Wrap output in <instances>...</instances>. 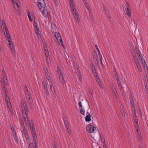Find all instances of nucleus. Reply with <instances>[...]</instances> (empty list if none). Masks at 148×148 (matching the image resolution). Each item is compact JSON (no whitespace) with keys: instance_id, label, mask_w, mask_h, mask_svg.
Listing matches in <instances>:
<instances>
[{"instance_id":"26","label":"nucleus","mask_w":148,"mask_h":148,"mask_svg":"<svg viewBox=\"0 0 148 148\" xmlns=\"http://www.w3.org/2000/svg\"><path fill=\"white\" fill-rule=\"evenodd\" d=\"M85 5L86 7V8H87V10L89 12L90 16H91L92 15L91 14V11L90 9V6H89V5L88 3H87V4H85Z\"/></svg>"},{"instance_id":"7","label":"nucleus","mask_w":148,"mask_h":148,"mask_svg":"<svg viewBox=\"0 0 148 148\" xmlns=\"http://www.w3.org/2000/svg\"><path fill=\"white\" fill-rule=\"evenodd\" d=\"M88 129H87L88 132L91 133H95L96 132V129L93 125L90 124L89 125L88 127Z\"/></svg>"},{"instance_id":"31","label":"nucleus","mask_w":148,"mask_h":148,"mask_svg":"<svg viewBox=\"0 0 148 148\" xmlns=\"http://www.w3.org/2000/svg\"><path fill=\"white\" fill-rule=\"evenodd\" d=\"M91 116L90 114L87 115L85 117V120L86 121L89 122L91 121Z\"/></svg>"},{"instance_id":"47","label":"nucleus","mask_w":148,"mask_h":148,"mask_svg":"<svg viewBox=\"0 0 148 148\" xmlns=\"http://www.w3.org/2000/svg\"><path fill=\"white\" fill-rule=\"evenodd\" d=\"M91 69L92 70V71L93 70H96L94 66L93 65H92V64L91 65Z\"/></svg>"},{"instance_id":"6","label":"nucleus","mask_w":148,"mask_h":148,"mask_svg":"<svg viewBox=\"0 0 148 148\" xmlns=\"http://www.w3.org/2000/svg\"><path fill=\"white\" fill-rule=\"evenodd\" d=\"M3 73V78L1 79V82L2 84V86H5V85L7 84L8 83V80L7 78L6 75L4 70H2Z\"/></svg>"},{"instance_id":"18","label":"nucleus","mask_w":148,"mask_h":148,"mask_svg":"<svg viewBox=\"0 0 148 148\" xmlns=\"http://www.w3.org/2000/svg\"><path fill=\"white\" fill-rule=\"evenodd\" d=\"M55 36L56 37L57 40L59 42L62 41L60 33L58 32H56L55 33Z\"/></svg>"},{"instance_id":"27","label":"nucleus","mask_w":148,"mask_h":148,"mask_svg":"<svg viewBox=\"0 0 148 148\" xmlns=\"http://www.w3.org/2000/svg\"><path fill=\"white\" fill-rule=\"evenodd\" d=\"M32 14H33L34 15V14L33 13H31V14L29 12H28V14H27V15H28L29 21L30 22H32V20H33V21H34V20L32 19Z\"/></svg>"},{"instance_id":"61","label":"nucleus","mask_w":148,"mask_h":148,"mask_svg":"<svg viewBox=\"0 0 148 148\" xmlns=\"http://www.w3.org/2000/svg\"><path fill=\"white\" fill-rule=\"evenodd\" d=\"M132 55H133L135 57L136 56H135V55L134 54H133V53L132 54Z\"/></svg>"},{"instance_id":"24","label":"nucleus","mask_w":148,"mask_h":148,"mask_svg":"<svg viewBox=\"0 0 148 148\" xmlns=\"http://www.w3.org/2000/svg\"><path fill=\"white\" fill-rule=\"evenodd\" d=\"M6 26L4 21L3 20H1L0 18V28L2 27L3 28Z\"/></svg>"},{"instance_id":"35","label":"nucleus","mask_w":148,"mask_h":148,"mask_svg":"<svg viewBox=\"0 0 148 148\" xmlns=\"http://www.w3.org/2000/svg\"><path fill=\"white\" fill-rule=\"evenodd\" d=\"M104 10L107 16L109 18H110V14L108 10L106 8H105Z\"/></svg>"},{"instance_id":"48","label":"nucleus","mask_w":148,"mask_h":148,"mask_svg":"<svg viewBox=\"0 0 148 148\" xmlns=\"http://www.w3.org/2000/svg\"><path fill=\"white\" fill-rule=\"evenodd\" d=\"M11 130H12V133L13 135L16 134L15 131L13 128H11Z\"/></svg>"},{"instance_id":"49","label":"nucleus","mask_w":148,"mask_h":148,"mask_svg":"<svg viewBox=\"0 0 148 148\" xmlns=\"http://www.w3.org/2000/svg\"><path fill=\"white\" fill-rule=\"evenodd\" d=\"M43 85L44 86V88L45 90H46V89H47V86L46 83H45V84H43Z\"/></svg>"},{"instance_id":"28","label":"nucleus","mask_w":148,"mask_h":148,"mask_svg":"<svg viewBox=\"0 0 148 148\" xmlns=\"http://www.w3.org/2000/svg\"><path fill=\"white\" fill-rule=\"evenodd\" d=\"M3 29L5 35L9 34V32L8 31L7 28V27L6 26L4 27L3 28Z\"/></svg>"},{"instance_id":"50","label":"nucleus","mask_w":148,"mask_h":148,"mask_svg":"<svg viewBox=\"0 0 148 148\" xmlns=\"http://www.w3.org/2000/svg\"><path fill=\"white\" fill-rule=\"evenodd\" d=\"M103 148H107V145L105 143V142L104 141V142L103 143Z\"/></svg>"},{"instance_id":"21","label":"nucleus","mask_w":148,"mask_h":148,"mask_svg":"<svg viewBox=\"0 0 148 148\" xmlns=\"http://www.w3.org/2000/svg\"><path fill=\"white\" fill-rule=\"evenodd\" d=\"M141 62H142V64H143L145 69L147 71V72L148 73V67L147 66V64L145 62V60L143 58H142V60H140Z\"/></svg>"},{"instance_id":"32","label":"nucleus","mask_w":148,"mask_h":148,"mask_svg":"<svg viewBox=\"0 0 148 148\" xmlns=\"http://www.w3.org/2000/svg\"><path fill=\"white\" fill-rule=\"evenodd\" d=\"M64 123L66 129L69 127L68 122L67 121H64Z\"/></svg>"},{"instance_id":"54","label":"nucleus","mask_w":148,"mask_h":148,"mask_svg":"<svg viewBox=\"0 0 148 148\" xmlns=\"http://www.w3.org/2000/svg\"><path fill=\"white\" fill-rule=\"evenodd\" d=\"M45 75L46 76V77H47L48 76H49V73H48V72L47 71H45Z\"/></svg>"},{"instance_id":"53","label":"nucleus","mask_w":148,"mask_h":148,"mask_svg":"<svg viewBox=\"0 0 148 148\" xmlns=\"http://www.w3.org/2000/svg\"><path fill=\"white\" fill-rule=\"evenodd\" d=\"M122 115L124 116V117H125V111L123 110V111L122 112Z\"/></svg>"},{"instance_id":"33","label":"nucleus","mask_w":148,"mask_h":148,"mask_svg":"<svg viewBox=\"0 0 148 148\" xmlns=\"http://www.w3.org/2000/svg\"><path fill=\"white\" fill-rule=\"evenodd\" d=\"M116 80H117V83L119 87L120 90H122V86L121 84V83H120V81H119V79H117Z\"/></svg>"},{"instance_id":"52","label":"nucleus","mask_w":148,"mask_h":148,"mask_svg":"<svg viewBox=\"0 0 148 148\" xmlns=\"http://www.w3.org/2000/svg\"><path fill=\"white\" fill-rule=\"evenodd\" d=\"M47 95H49V92L48 89L45 90Z\"/></svg>"},{"instance_id":"5","label":"nucleus","mask_w":148,"mask_h":148,"mask_svg":"<svg viewBox=\"0 0 148 148\" xmlns=\"http://www.w3.org/2000/svg\"><path fill=\"white\" fill-rule=\"evenodd\" d=\"M32 17L34 20L33 21V25L34 27V29L36 35L38 36L40 34V32L39 30L38 25L36 22V19L35 15L33 14H32Z\"/></svg>"},{"instance_id":"41","label":"nucleus","mask_w":148,"mask_h":148,"mask_svg":"<svg viewBox=\"0 0 148 148\" xmlns=\"http://www.w3.org/2000/svg\"><path fill=\"white\" fill-rule=\"evenodd\" d=\"M47 79H48V81L49 82V83H52L51 80V78L49 76H48L47 77Z\"/></svg>"},{"instance_id":"13","label":"nucleus","mask_w":148,"mask_h":148,"mask_svg":"<svg viewBox=\"0 0 148 148\" xmlns=\"http://www.w3.org/2000/svg\"><path fill=\"white\" fill-rule=\"evenodd\" d=\"M25 91L27 99L28 100H30L31 98L30 93L28 90L27 88L26 85H25Z\"/></svg>"},{"instance_id":"14","label":"nucleus","mask_w":148,"mask_h":148,"mask_svg":"<svg viewBox=\"0 0 148 148\" xmlns=\"http://www.w3.org/2000/svg\"><path fill=\"white\" fill-rule=\"evenodd\" d=\"M75 70V74L77 75V76L79 78V80L80 82H82V79L81 77V75L79 70L77 68V69Z\"/></svg>"},{"instance_id":"37","label":"nucleus","mask_w":148,"mask_h":148,"mask_svg":"<svg viewBox=\"0 0 148 148\" xmlns=\"http://www.w3.org/2000/svg\"><path fill=\"white\" fill-rule=\"evenodd\" d=\"M57 71L58 75L62 74L60 67L58 66H57Z\"/></svg>"},{"instance_id":"4","label":"nucleus","mask_w":148,"mask_h":148,"mask_svg":"<svg viewBox=\"0 0 148 148\" xmlns=\"http://www.w3.org/2000/svg\"><path fill=\"white\" fill-rule=\"evenodd\" d=\"M71 9L73 13L74 18L77 23H78L80 22V18L78 14L75 5L74 4L73 0H69Z\"/></svg>"},{"instance_id":"57","label":"nucleus","mask_w":148,"mask_h":148,"mask_svg":"<svg viewBox=\"0 0 148 148\" xmlns=\"http://www.w3.org/2000/svg\"><path fill=\"white\" fill-rule=\"evenodd\" d=\"M98 55H99V58H103L101 53H99L98 54Z\"/></svg>"},{"instance_id":"36","label":"nucleus","mask_w":148,"mask_h":148,"mask_svg":"<svg viewBox=\"0 0 148 148\" xmlns=\"http://www.w3.org/2000/svg\"><path fill=\"white\" fill-rule=\"evenodd\" d=\"M96 79V81L97 82L98 84H99V87L101 88L102 89L103 88V86H102V84L101 83V82H100L99 81V80L98 79V78H97L96 79Z\"/></svg>"},{"instance_id":"9","label":"nucleus","mask_w":148,"mask_h":148,"mask_svg":"<svg viewBox=\"0 0 148 148\" xmlns=\"http://www.w3.org/2000/svg\"><path fill=\"white\" fill-rule=\"evenodd\" d=\"M16 1H15L14 0H11V1L14 5V7L15 10L17 11H18L20 8L19 7L17 3L18 1V0L17 1L16 0Z\"/></svg>"},{"instance_id":"22","label":"nucleus","mask_w":148,"mask_h":148,"mask_svg":"<svg viewBox=\"0 0 148 148\" xmlns=\"http://www.w3.org/2000/svg\"><path fill=\"white\" fill-rule=\"evenodd\" d=\"M59 77V81L62 84L65 83V81L63 78V76L62 74L58 75Z\"/></svg>"},{"instance_id":"43","label":"nucleus","mask_w":148,"mask_h":148,"mask_svg":"<svg viewBox=\"0 0 148 148\" xmlns=\"http://www.w3.org/2000/svg\"><path fill=\"white\" fill-rule=\"evenodd\" d=\"M43 47L44 49H47L46 44L44 42H43Z\"/></svg>"},{"instance_id":"11","label":"nucleus","mask_w":148,"mask_h":148,"mask_svg":"<svg viewBox=\"0 0 148 148\" xmlns=\"http://www.w3.org/2000/svg\"><path fill=\"white\" fill-rule=\"evenodd\" d=\"M38 6L40 10L45 8L46 5L44 1H42L38 3Z\"/></svg>"},{"instance_id":"29","label":"nucleus","mask_w":148,"mask_h":148,"mask_svg":"<svg viewBox=\"0 0 148 148\" xmlns=\"http://www.w3.org/2000/svg\"><path fill=\"white\" fill-rule=\"evenodd\" d=\"M5 36L6 37V39L8 41V42L12 41L11 39L10 38V35L9 34L5 35Z\"/></svg>"},{"instance_id":"17","label":"nucleus","mask_w":148,"mask_h":148,"mask_svg":"<svg viewBox=\"0 0 148 148\" xmlns=\"http://www.w3.org/2000/svg\"><path fill=\"white\" fill-rule=\"evenodd\" d=\"M49 84L50 86V90L52 92H53V95L54 97H55L56 94L55 87L53 86L52 83H50Z\"/></svg>"},{"instance_id":"10","label":"nucleus","mask_w":148,"mask_h":148,"mask_svg":"<svg viewBox=\"0 0 148 148\" xmlns=\"http://www.w3.org/2000/svg\"><path fill=\"white\" fill-rule=\"evenodd\" d=\"M125 6L126 8H125V11L126 14L129 17H131V14L130 12V9L129 8V4L128 3H126L125 5Z\"/></svg>"},{"instance_id":"16","label":"nucleus","mask_w":148,"mask_h":148,"mask_svg":"<svg viewBox=\"0 0 148 148\" xmlns=\"http://www.w3.org/2000/svg\"><path fill=\"white\" fill-rule=\"evenodd\" d=\"M93 57L95 62L97 65L99 64V62L98 56L96 52H94L92 54Z\"/></svg>"},{"instance_id":"3","label":"nucleus","mask_w":148,"mask_h":148,"mask_svg":"<svg viewBox=\"0 0 148 148\" xmlns=\"http://www.w3.org/2000/svg\"><path fill=\"white\" fill-rule=\"evenodd\" d=\"M2 89L5 96V101L8 108L10 111L11 114H13V112L12 108V105L10 101V98L7 95L8 91L7 88L5 87V86H2Z\"/></svg>"},{"instance_id":"60","label":"nucleus","mask_w":148,"mask_h":148,"mask_svg":"<svg viewBox=\"0 0 148 148\" xmlns=\"http://www.w3.org/2000/svg\"><path fill=\"white\" fill-rule=\"evenodd\" d=\"M38 3H39V2H40L41 1H44V0H38Z\"/></svg>"},{"instance_id":"15","label":"nucleus","mask_w":148,"mask_h":148,"mask_svg":"<svg viewBox=\"0 0 148 148\" xmlns=\"http://www.w3.org/2000/svg\"><path fill=\"white\" fill-rule=\"evenodd\" d=\"M135 49L136 53L137 54V56L138 57L140 60H142L143 58L142 57V55L141 53L140 52L138 48L136 47H135Z\"/></svg>"},{"instance_id":"59","label":"nucleus","mask_w":148,"mask_h":148,"mask_svg":"<svg viewBox=\"0 0 148 148\" xmlns=\"http://www.w3.org/2000/svg\"><path fill=\"white\" fill-rule=\"evenodd\" d=\"M83 1V3H84V4L85 5L87 3V1L86 0H82Z\"/></svg>"},{"instance_id":"38","label":"nucleus","mask_w":148,"mask_h":148,"mask_svg":"<svg viewBox=\"0 0 148 148\" xmlns=\"http://www.w3.org/2000/svg\"><path fill=\"white\" fill-rule=\"evenodd\" d=\"M92 72L93 73H94V75L95 77L97 78H98V75L97 74V71L96 70H93L92 71Z\"/></svg>"},{"instance_id":"39","label":"nucleus","mask_w":148,"mask_h":148,"mask_svg":"<svg viewBox=\"0 0 148 148\" xmlns=\"http://www.w3.org/2000/svg\"><path fill=\"white\" fill-rule=\"evenodd\" d=\"M4 51H3V47L0 46V55H1L3 53Z\"/></svg>"},{"instance_id":"12","label":"nucleus","mask_w":148,"mask_h":148,"mask_svg":"<svg viewBox=\"0 0 148 148\" xmlns=\"http://www.w3.org/2000/svg\"><path fill=\"white\" fill-rule=\"evenodd\" d=\"M134 62L138 70L140 72H141L142 71V69L138 60L136 58H135L134 59Z\"/></svg>"},{"instance_id":"58","label":"nucleus","mask_w":148,"mask_h":148,"mask_svg":"<svg viewBox=\"0 0 148 148\" xmlns=\"http://www.w3.org/2000/svg\"><path fill=\"white\" fill-rule=\"evenodd\" d=\"M53 148H57V147L56 146V144H54L53 145Z\"/></svg>"},{"instance_id":"55","label":"nucleus","mask_w":148,"mask_h":148,"mask_svg":"<svg viewBox=\"0 0 148 148\" xmlns=\"http://www.w3.org/2000/svg\"><path fill=\"white\" fill-rule=\"evenodd\" d=\"M115 77L116 78V79H118V78H119V76H118V75L116 73H115Z\"/></svg>"},{"instance_id":"19","label":"nucleus","mask_w":148,"mask_h":148,"mask_svg":"<svg viewBox=\"0 0 148 148\" xmlns=\"http://www.w3.org/2000/svg\"><path fill=\"white\" fill-rule=\"evenodd\" d=\"M42 13L43 15L44 16H46L48 13V11L46 8L40 10Z\"/></svg>"},{"instance_id":"51","label":"nucleus","mask_w":148,"mask_h":148,"mask_svg":"<svg viewBox=\"0 0 148 148\" xmlns=\"http://www.w3.org/2000/svg\"><path fill=\"white\" fill-rule=\"evenodd\" d=\"M100 61H101V65L103 66H105V65L104 64H103V62H102V60H103V58H100Z\"/></svg>"},{"instance_id":"42","label":"nucleus","mask_w":148,"mask_h":148,"mask_svg":"<svg viewBox=\"0 0 148 148\" xmlns=\"http://www.w3.org/2000/svg\"><path fill=\"white\" fill-rule=\"evenodd\" d=\"M66 129V130L68 132V133L69 135H70L71 134V132L70 130V129L69 128V127L67 128Z\"/></svg>"},{"instance_id":"34","label":"nucleus","mask_w":148,"mask_h":148,"mask_svg":"<svg viewBox=\"0 0 148 148\" xmlns=\"http://www.w3.org/2000/svg\"><path fill=\"white\" fill-rule=\"evenodd\" d=\"M44 53L46 57L49 56V54L48 49H44Z\"/></svg>"},{"instance_id":"20","label":"nucleus","mask_w":148,"mask_h":148,"mask_svg":"<svg viewBox=\"0 0 148 148\" xmlns=\"http://www.w3.org/2000/svg\"><path fill=\"white\" fill-rule=\"evenodd\" d=\"M78 105L79 107V109L81 114L84 115L85 113V110L82 107V105L81 101L79 102Z\"/></svg>"},{"instance_id":"40","label":"nucleus","mask_w":148,"mask_h":148,"mask_svg":"<svg viewBox=\"0 0 148 148\" xmlns=\"http://www.w3.org/2000/svg\"><path fill=\"white\" fill-rule=\"evenodd\" d=\"M14 138L15 140V141L16 143H18V138L17 137L16 134L13 135Z\"/></svg>"},{"instance_id":"62","label":"nucleus","mask_w":148,"mask_h":148,"mask_svg":"<svg viewBox=\"0 0 148 148\" xmlns=\"http://www.w3.org/2000/svg\"><path fill=\"white\" fill-rule=\"evenodd\" d=\"M99 148H101L100 147H99Z\"/></svg>"},{"instance_id":"45","label":"nucleus","mask_w":148,"mask_h":148,"mask_svg":"<svg viewBox=\"0 0 148 148\" xmlns=\"http://www.w3.org/2000/svg\"><path fill=\"white\" fill-rule=\"evenodd\" d=\"M53 1L54 3H55V5L56 6H58V3L57 0H53Z\"/></svg>"},{"instance_id":"25","label":"nucleus","mask_w":148,"mask_h":148,"mask_svg":"<svg viewBox=\"0 0 148 148\" xmlns=\"http://www.w3.org/2000/svg\"><path fill=\"white\" fill-rule=\"evenodd\" d=\"M56 26L54 23H51V32H53L56 30Z\"/></svg>"},{"instance_id":"2","label":"nucleus","mask_w":148,"mask_h":148,"mask_svg":"<svg viewBox=\"0 0 148 148\" xmlns=\"http://www.w3.org/2000/svg\"><path fill=\"white\" fill-rule=\"evenodd\" d=\"M133 116L135 124L134 125L136 130L137 135L139 141L141 142L142 141V136L141 135V132L139 127V126L138 124V119L136 116V113L135 110L134 109L133 111Z\"/></svg>"},{"instance_id":"44","label":"nucleus","mask_w":148,"mask_h":148,"mask_svg":"<svg viewBox=\"0 0 148 148\" xmlns=\"http://www.w3.org/2000/svg\"><path fill=\"white\" fill-rule=\"evenodd\" d=\"M95 47L96 48V49H97V50L98 52V54L99 53H101V52H100V51L99 49L98 48V47L97 45H95Z\"/></svg>"},{"instance_id":"23","label":"nucleus","mask_w":148,"mask_h":148,"mask_svg":"<svg viewBox=\"0 0 148 148\" xmlns=\"http://www.w3.org/2000/svg\"><path fill=\"white\" fill-rule=\"evenodd\" d=\"M111 89L112 91V92L115 97H117V95L116 94V91L115 87H114V86H112L111 87Z\"/></svg>"},{"instance_id":"8","label":"nucleus","mask_w":148,"mask_h":148,"mask_svg":"<svg viewBox=\"0 0 148 148\" xmlns=\"http://www.w3.org/2000/svg\"><path fill=\"white\" fill-rule=\"evenodd\" d=\"M10 49L11 51L13 53L14 55L15 53L16 52V51L15 49V47L13 45V44L12 41H10L8 42V44Z\"/></svg>"},{"instance_id":"30","label":"nucleus","mask_w":148,"mask_h":148,"mask_svg":"<svg viewBox=\"0 0 148 148\" xmlns=\"http://www.w3.org/2000/svg\"><path fill=\"white\" fill-rule=\"evenodd\" d=\"M46 63L48 65H50L51 63V62L49 56L46 57Z\"/></svg>"},{"instance_id":"56","label":"nucleus","mask_w":148,"mask_h":148,"mask_svg":"<svg viewBox=\"0 0 148 148\" xmlns=\"http://www.w3.org/2000/svg\"><path fill=\"white\" fill-rule=\"evenodd\" d=\"M59 42H61V45L62 46V47H63V48H65V47L63 44V41H62V42L61 41H60Z\"/></svg>"},{"instance_id":"63","label":"nucleus","mask_w":148,"mask_h":148,"mask_svg":"<svg viewBox=\"0 0 148 148\" xmlns=\"http://www.w3.org/2000/svg\"><path fill=\"white\" fill-rule=\"evenodd\" d=\"M16 0L17 1V0Z\"/></svg>"},{"instance_id":"46","label":"nucleus","mask_w":148,"mask_h":148,"mask_svg":"<svg viewBox=\"0 0 148 148\" xmlns=\"http://www.w3.org/2000/svg\"><path fill=\"white\" fill-rule=\"evenodd\" d=\"M130 102H131V107L132 108H133L134 106L133 104V100L132 99H130Z\"/></svg>"},{"instance_id":"1","label":"nucleus","mask_w":148,"mask_h":148,"mask_svg":"<svg viewBox=\"0 0 148 148\" xmlns=\"http://www.w3.org/2000/svg\"><path fill=\"white\" fill-rule=\"evenodd\" d=\"M21 106L23 116V118H20L21 125L22 128V133L26 139L27 143H29L30 140L25 126L30 130L35 143L30 144L28 148H38L36 143L37 139V134L35 130V127L32 121L28 118L27 114L29 112L28 108L25 103L22 102Z\"/></svg>"}]
</instances>
